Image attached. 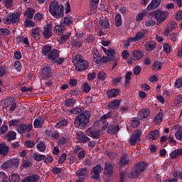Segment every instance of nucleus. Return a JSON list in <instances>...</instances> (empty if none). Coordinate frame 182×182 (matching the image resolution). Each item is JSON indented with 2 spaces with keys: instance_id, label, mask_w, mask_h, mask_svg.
Listing matches in <instances>:
<instances>
[{
  "instance_id": "4",
  "label": "nucleus",
  "mask_w": 182,
  "mask_h": 182,
  "mask_svg": "<svg viewBox=\"0 0 182 182\" xmlns=\"http://www.w3.org/2000/svg\"><path fill=\"white\" fill-rule=\"evenodd\" d=\"M168 16V11H163L160 10L154 11L149 14V16H151L152 19H156L157 25L163 23Z\"/></svg>"
},
{
  "instance_id": "36",
  "label": "nucleus",
  "mask_w": 182,
  "mask_h": 182,
  "mask_svg": "<svg viewBox=\"0 0 182 182\" xmlns=\"http://www.w3.org/2000/svg\"><path fill=\"white\" fill-rule=\"evenodd\" d=\"M31 157L34 159L36 161H42V160H45V159H46V155L38 154L36 153H33Z\"/></svg>"
},
{
  "instance_id": "43",
  "label": "nucleus",
  "mask_w": 182,
  "mask_h": 182,
  "mask_svg": "<svg viewBox=\"0 0 182 182\" xmlns=\"http://www.w3.org/2000/svg\"><path fill=\"white\" fill-rule=\"evenodd\" d=\"M65 30V26L63 25L55 26L54 27V32L58 35H62L63 33V31Z\"/></svg>"
},
{
  "instance_id": "59",
  "label": "nucleus",
  "mask_w": 182,
  "mask_h": 182,
  "mask_svg": "<svg viewBox=\"0 0 182 182\" xmlns=\"http://www.w3.org/2000/svg\"><path fill=\"white\" fill-rule=\"evenodd\" d=\"M63 126H68V120H61L55 124V127L57 129H60V127H63Z\"/></svg>"
},
{
  "instance_id": "62",
  "label": "nucleus",
  "mask_w": 182,
  "mask_h": 182,
  "mask_svg": "<svg viewBox=\"0 0 182 182\" xmlns=\"http://www.w3.org/2000/svg\"><path fill=\"white\" fill-rule=\"evenodd\" d=\"M182 102V95H178L175 97L174 100V106H178Z\"/></svg>"
},
{
  "instance_id": "60",
  "label": "nucleus",
  "mask_w": 182,
  "mask_h": 182,
  "mask_svg": "<svg viewBox=\"0 0 182 182\" xmlns=\"http://www.w3.org/2000/svg\"><path fill=\"white\" fill-rule=\"evenodd\" d=\"M175 137L177 140L182 141V129L179 128L178 131L175 133Z\"/></svg>"
},
{
  "instance_id": "3",
  "label": "nucleus",
  "mask_w": 182,
  "mask_h": 182,
  "mask_svg": "<svg viewBox=\"0 0 182 182\" xmlns=\"http://www.w3.org/2000/svg\"><path fill=\"white\" fill-rule=\"evenodd\" d=\"M149 164L144 161H141L134 165V169L127 175L128 178H136L139 177L144 170L147 168Z\"/></svg>"
},
{
  "instance_id": "35",
  "label": "nucleus",
  "mask_w": 182,
  "mask_h": 182,
  "mask_svg": "<svg viewBox=\"0 0 182 182\" xmlns=\"http://www.w3.org/2000/svg\"><path fill=\"white\" fill-rule=\"evenodd\" d=\"M99 24L100 25L101 28H102V29H107L109 26H110L109 20L107 19H100L99 21Z\"/></svg>"
},
{
  "instance_id": "53",
  "label": "nucleus",
  "mask_w": 182,
  "mask_h": 182,
  "mask_svg": "<svg viewBox=\"0 0 182 182\" xmlns=\"http://www.w3.org/2000/svg\"><path fill=\"white\" fill-rule=\"evenodd\" d=\"M28 177L30 182H38L40 178V176L38 174L30 175Z\"/></svg>"
},
{
  "instance_id": "49",
  "label": "nucleus",
  "mask_w": 182,
  "mask_h": 182,
  "mask_svg": "<svg viewBox=\"0 0 182 182\" xmlns=\"http://www.w3.org/2000/svg\"><path fill=\"white\" fill-rule=\"evenodd\" d=\"M132 75H133L132 72H128L125 75V86L130 85V80H132Z\"/></svg>"
},
{
  "instance_id": "15",
  "label": "nucleus",
  "mask_w": 182,
  "mask_h": 182,
  "mask_svg": "<svg viewBox=\"0 0 182 182\" xmlns=\"http://www.w3.org/2000/svg\"><path fill=\"white\" fill-rule=\"evenodd\" d=\"M112 118V113L111 112H108L106 114H104L102 117H101L100 118V122H102L103 123V126L102 127V131L106 130V129H107V126H109V123L107 122V119H110Z\"/></svg>"
},
{
  "instance_id": "13",
  "label": "nucleus",
  "mask_w": 182,
  "mask_h": 182,
  "mask_svg": "<svg viewBox=\"0 0 182 182\" xmlns=\"http://www.w3.org/2000/svg\"><path fill=\"white\" fill-rule=\"evenodd\" d=\"M130 163V158L127 153L123 154L118 162L119 168H124Z\"/></svg>"
},
{
  "instance_id": "41",
  "label": "nucleus",
  "mask_w": 182,
  "mask_h": 182,
  "mask_svg": "<svg viewBox=\"0 0 182 182\" xmlns=\"http://www.w3.org/2000/svg\"><path fill=\"white\" fill-rule=\"evenodd\" d=\"M36 148L41 153H45L46 151V145H45V142L41 141L37 145Z\"/></svg>"
},
{
  "instance_id": "26",
  "label": "nucleus",
  "mask_w": 182,
  "mask_h": 182,
  "mask_svg": "<svg viewBox=\"0 0 182 182\" xmlns=\"http://www.w3.org/2000/svg\"><path fill=\"white\" fill-rule=\"evenodd\" d=\"M120 95V90L119 89H112L107 92V96L109 99L112 97H117Z\"/></svg>"
},
{
  "instance_id": "1",
  "label": "nucleus",
  "mask_w": 182,
  "mask_h": 182,
  "mask_svg": "<svg viewBox=\"0 0 182 182\" xmlns=\"http://www.w3.org/2000/svg\"><path fill=\"white\" fill-rule=\"evenodd\" d=\"M90 117L92 113L89 110H85L81 112L75 117L74 124L77 129H83L89 123H90Z\"/></svg>"
},
{
  "instance_id": "9",
  "label": "nucleus",
  "mask_w": 182,
  "mask_h": 182,
  "mask_svg": "<svg viewBox=\"0 0 182 182\" xmlns=\"http://www.w3.org/2000/svg\"><path fill=\"white\" fill-rule=\"evenodd\" d=\"M87 134L92 139H100V134H102V132L100 129H97L95 127H91L87 129Z\"/></svg>"
},
{
  "instance_id": "25",
  "label": "nucleus",
  "mask_w": 182,
  "mask_h": 182,
  "mask_svg": "<svg viewBox=\"0 0 182 182\" xmlns=\"http://www.w3.org/2000/svg\"><path fill=\"white\" fill-rule=\"evenodd\" d=\"M144 56L143 51L139 50H135L132 52V60H140Z\"/></svg>"
},
{
  "instance_id": "64",
  "label": "nucleus",
  "mask_w": 182,
  "mask_h": 182,
  "mask_svg": "<svg viewBox=\"0 0 182 182\" xmlns=\"http://www.w3.org/2000/svg\"><path fill=\"white\" fill-rule=\"evenodd\" d=\"M144 36V33L138 32L134 37V41H140Z\"/></svg>"
},
{
  "instance_id": "63",
  "label": "nucleus",
  "mask_w": 182,
  "mask_h": 182,
  "mask_svg": "<svg viewBox=\"0 0 182 182\" xmlns=\"http://www.w3.org/2000/svg\"><path fill=\"white\" fill-rule=\"evenodd\" d=\"M119 178L121 182H124V178H126V171L125 170H121L119 171Z\"/></svg>"
},
{
  "instance_id": "17",
  "label": "nucleus",
  "mask_w": 182,
  "mask_h": 182,
  "mask_svg": "<svg viewBox=\"0 0 182 182\" xmlns=\"http://www.w3.org/2000/svg\"><path fill=\"white\" fill-rule=\"evenodd\" d=\"M59 58V50L53 49L48 55V59L51 62H55L56 59Z\"/></svg>"
},
{
  "instance_id": "54",
  "label": "nucleus",
  "mask_w": 182,
  "mask_h": 182,
  "mask_svg": "<svg viewBox=\"0 0 182 182\" xmlns=\"http://www.w3.org/2000/svg\"><path fill=\"white\" fill-rule=\"evenodd\" d=\"M178 36H180L178 33H171L169 35V39L171 41V42H176V41L178 39Z\"/></svg>"
},
{
  "instance_id": "23",
  "label": "nucleus",
  "mask_w": 182,
  "mask_h": 182,
  "mask_svg": "<svg viewBox=\"0 0 182 182\" xmlns=\"http://www.w3.org/2000/svg\"><path fill=\"white\" fill-rule=\"evenodd\" d=\"M119 130H120V127L119 125L113 126L112 124H109L107 129V132L109 134H111L112 136H114V134H117Z\"/></svg>"
},
{
  "instance_id": "19",
  "label": "nucleus",
  "mask_w": 182,
  "mask_h": 182,
  "mask_svg": "<svg viewBox=\"0 0 182 182\" xmlns=\"http://www.w3.org/2000/svg\"><path fill=\"white\" fill-rule=\"evenodd\" d=\"M89 68V61L84 60L82 63H80V65L75 67L77 72H83Z\"/></svg>"
},
{
  "instance_id": "57",
  "label": "nucleus",
  "mask_w": 182,
  "mask_h": 182,
  "mask_svg": "<svg viewBox=\"0 0 182 182\" xmlns=\"http://www.w3.org/2000/svg\"><path fill=\"white\" fill-rule=\"evenodd\" d=\"M106 77H107V74L103 71H100L97 75L98 80H105Z\"/></svg>"
},
{
  "instance_id": "61",
  "label": "nucleus",
  "mask_w": 182,
  "mask_h": 182,
  "mask_svg": "<svg viewBox=\"0 0 182 182\" xmlns=\"http://www.w3.org/2000/svg\"><path fill=\"white\" fill-rule=\"evenodd\" d=\"M140 125V119L137 118H134L131 122V126L132 127H137V126Z\"/></svg>"
},
{
  "instance_id": "2",
  "label": "nucleus",
  "mask_w": 182,
  "mask_h": 182,
  "mask_svg": "<svg viewBox=\"0 0 182 182\" xmlns=\"http://www.w3.org/2000/svg\"><path fill=\"white\" fill-rule=\"evenodd\" d=\"M49 12L54 18L59 19L63 18V14L65 9L63 6L59 5V3L57 1H52L49 5Z\"/></svg>"
},
{
  "instance_id": "44",
  "label": "nucleus",
  "mask_w": 182,
  "mask_h": 182,
  "mask_svg": "<svg viewBox=\"0 0 182 182\" xmlns=\"http://www.w3.org/2000/svg\"><path fill=\"white\" fill-rule=\"evenodd\" d=\"M9 180L10 182H19L21 181V176L19 174L13 173L9 178Z\"/></svg>"
},
{
  "instance_id": "58",
  "label": "nucleus",
  "mask_w": 182,
  "mask_h": 182,
  "mask_svg": "<svg viewBox=\"0 0 182 182\" xmlns=\"http://www.w3.org/2000/svg\"><path fill=\"white\" fill-rule=\"evenodd\" d=\"M100 0H90V3L91 4V10L95 11L97 6L99 5Z\"/></svg>"
},
{
  "instance_id": "20",
  "label": "nucleus",
  "mask_w": 182,
  "mask_h": 182,
  "mask_svg": "<svg viewBox=\"0 0 182 182\" xmlns=\"http://www.w3.org/2000/svg\"><path fill=\"white\" fill-rule=\"evenodd\" d=\"M83 61H85V58H83V55L80 54H77L73 58V63L75 68L77 66H80V63H82Z\"/></svg>"
},
{
  "instance_id": "5",
  "label": "nucleus",
  "mask_w": 182,
  "mask_h": 182,
  "mask_svg": "<svg viewBox=\"0 0 182 182\" xmlns=\"http://www.w3.org/2000/svg\"><path fill=\"white\" fill-rule=\"evenodd\" d=\"M12 167H14L15 168L19 167V159H18V158L11 159L1 165V168L3 170H6Z\"/></svg>"
},
{
  "instance_id": "24",
  "label": "nucleus",
  "mask_w": 182,
  "mask_h": 182,
  "mask_svg": "<svg viewBox=\"0 0 182 182\" xmlns=\"http://www.w3.org/2000/svg\"><path fill=\"white\" fill-rule=\"evenodd\" d=\"M8 153H9V146H6L5 143L0 144V154L6 157Z\"/></svg>"
},
{
  "instance_id": "31",
  "label": "nucleus",
  "mask_w": 182,
  "mask_h": 182,
  "mask_svg": "<svg viewBox=\"0 0 182 182\" xmlns=\"http://www.w3.org/2000/svg\"><path fill=\"white\" fill-rule=\"evenodd\" d=\"M31 36L33 37L35 41H39L41 39V32L39 28H36L33 29Z\"/></svg>"
},
{
  "instance_id": "42",
  "label": "nucleus",
  "mask_w": 182,
  "mask_h": 182,
  "mask_svg": "<svg viewBox=\"0 0 182 182\" xmlns=\"http://www.w3.org/2000/svg\"><path fill=\"white\" fill-rule=\"evenodd\" d=\"M92 54H93L94 60L96 65H99V63H100V58H101L100 54H99V50H94Z\"/></svg>"
},
{
  "instance_id": "6",
  "label": "nucleus",
  "mask_w": 182,
  "mask_h": 182,
  "mask_svg": "<svg viewBox=\"0 0 182 182\" xmlns=\"http://www.w3.org/2000/svg\"><path fill=\"white\" fill-rule=\"evenodd\" d=\"M3 21L6 25H9V23H16V22H19V15L10 13L4 17Z\"/></svg>"
},
{
  "instance_id": "37",
  "label": "nucleus",
  "mask_w": 182,
  "mask_h": 182,
  "mask_svg": "<svg viewBox=\"0 0 182 182\" xmlns=\"http://www.w3.org/2000/svg\"><path fill=\"white\" fill-rule=\"evenodd\" d=\"M50 52H52V47L49 46H43V49L41 50L42 55L43 56H46L48 55H49V53H50Z\"/></svg>"
},
{
  "instance_id": "18",
  "label": "nucleus",
  "mask_w": 182,
  "mask_h": 182,
  "mask_svg": "<svg viewBox=\"0 0 182 182\" xmlns=\"http://www.w3.org/2000/svg\"><path fill=\"white\" fill-rule=\"evenodd\" d=\"M77 177H79L80 180H85L86 177H87V170L86 168H82L77 171L75 173Z\"/></svg>"
},
{
  "instance_id": "12",
  "label": "nucleus",
  "mask_w": 182,
  "mask_h": 182,
  "mask_svg": "<svg viewBox=\"0 0 182 182\" xmlns=\"http://www.w3.org/2000/svg\"><path fill=\"white\" fill-rule=\"evenodd\" d=\"M52 68L45 66L41 69V76L42 79H50L53 76Z\"/></svg>"
},
{
  "instance_id": "34",
  "label": "nucleus",
  "mask_w": 182,
  "mask_h": 182,
  "mask_svg": "<svg viewBox=\"0 0 182 182\" xmlns=\"http://www.w3.org/2000/svg\"><path fill=\"white\" fill-rule=\"evenodd\" d=\"M64 102L66 107H73L76 103V100H75L73 98H68L65 100Z\"/></svg>"
},
{
  "instance_id": "50",
  "label": "nucleus",
  "mask_w": 182,
  "mask_h": 182,
  "mask_svg": "<svg viewBox=\"0 0 182 182\" xmlns=\"http://www.w3.org/2000/svg\"><path fill=\"white\" fill-rule=\"evenodd\" d=\"M83 109L82 107H75L70 109V114H79V113H82Z\"/></svg>"
},
{
  "instance_id": "51",
  "label": "nucleus",
  "mask_w": 182,
  "mask_h": 182,
  "mask_svg": "<svg viewBox=\"0 0 182 182\" xmlns=\"http://www.w3.org/2000/svg\"><path fill=\"white\" fill-rule=\"evenodd\" d=\"M163 68V63L161 62L156 61L153 64L154 70H160Z\"/></svg>"
},
{
  "instance_id": "46",
  "label": "nucleus",
  "mask_w": 182,
  "mask_h": 182,
  "mask_svg": "<svg viewBox=\"0 0 182 182\" xmlns=\"http://www.w3.org/2000/svg\"><path fill=\"white\" fill-rule=\"evenodd\" d=\"M71 45L73 48H82L83 46V41H77V40H73L71 43Z\"/></svg>"
},
{
  "instance_id": "39",
  "label": "nucleus",
  "mask_w": 182,
  "mask_h": 182,
  "mask_svg": "<svg viewBox=\"0 0 182 182\" xmlns=\"http://www.w3.org/2000/svg\"><path fill=\"white\" fill-rule=\"evenodd\" d=\"M182 154V149H178L177 150H175L171 154H170V157L172 159H177V157L181 156Z\"/></svg>"
},
{
  "instance_id": "45",
  "label": "nucleus",
  "mask_w": 182,
  "mask_h": 182,
  "mask_svg": "<svg viewBox=\"0 0 182 182\" xmlns=\"http://www.w3.org/2000/svg\"><path fill=\"white\" fill-rule=\"evenodd\" d=\"M60 23L63 26H70V25H72V20L68 17H65L61 19Z\"/></svg>"
},
{
  "instance_id": "28",
  "label": "nucleus",
  "mask_w": 182,
  "mask_h": 182,
  "mask_svg": "<svg viewBox=\"0 0 182 182\" xmlns=\"http://www.w3.org/2000/svg\"><path fill=\"white\" fill-rule=\"evenodd\" d=\"M4 137L7 141H12V140H15V139H16V132L13 131L8 132Z\"/></svg>"
},
{
  "instance_id": "56",
  "label": "nucleus",
  "mask_w": 182,
  "mask_h": 182,
  "mask_svg": "<svg viewBox=\"0 0 182 182\" xmlns=\"http://www.w3.org/2000/svg\"><path fill=\"white\" fill-rule=\"evenodd\" d=\"M140 114L142 119H146V117H149L150 111L147 109H144L141 111Z\"/></svg>"
},
{
  "instance_id": "8",
  "label": "nucleus",
  "mask_w": 182,
  "mask_h": 182,
  "mask_svg": "<svg viewBox=\"0 0 182 182\" xmlns=\"http://www.w3.org/2000/svg\"><path fill=\"white\" fill-rule=\"evenodd\" d=\"M114 166L115 164L113 162H107L105 164L104 175L106 176V177H112V176H113L114 173L113 171Z\"/></svg>"
},
{
  "instance_id": "40",
  "label": "nucleus",
  "mask_w": 182,
  "mask_h": 182,
  "mask_svg": "<svg viewBox=\"0 0 182 182\" xmlns=\"http://www.w3.org/2000/svg\"><path fill=\"white\" fill-rule=\"evenodd\" d=\"M35 14V9L28 8L27 11H25L24 15H26L27 19H32Z\"/></svg>"
},
{
  "instance_id": "33",
  "label": "nucleus",
  "mask_w": 182,
  "mask_h": 182,
  "mask_svg": "<svg viewBox=\"0 0 182 182\" xmlns=\"http://www.w3.org/2000/svg\"><path fill=\"white\" fill-rule=\"evenodd\" d=\"M107 56L108 57H102L100 58V62H102V63H107V62L115 60L116 59V56H114V55Z\"/></svg>"
},
{
  "instance_id": "11",
  "label": "nucleus",
  "mask_w": 182,
  "mask_h": 182,
  "mask_svg": "<svg viewBox=\"0 0 182 182\" xmlns=\"http://www.w3.org/2000/svg\"><path fill=\"white\" fill-rule=\"evenodd\" d=\"M32 129H33V126L32 124H21L17 128V132L20 134H24V133H31L32 132Z\"/></svg>"
},
{
  "instance_id": "52",
  "label": "nucleus",
  "mask_w": 182,
  "mask_h": 182,
  "mask_svg": "<svg viewBox=\"0 0 182 182\" xmlns=\"http://www.w3.org/2000/svg\"><path fill=\"white\" fill-rule=\"evenodd\" d=\"M102 50H104L105 53L107 56H112V55H114V53H116V50H114V49L107 50L106 48H105V47H102Z\"/></svg>"
},
{
  "instance_id": "47",
  "label": "nucleus",
  "mask_w": 182,
  "mask_h": 182,
  "mask_svg": "<svg viewBox=\"0 0 182 182\" xmlns=\"http://www.w3.org/2000/svg\"><path fill=\"white\" fill-rule=\"evenodd\" d=\"M156 124H160L163 122V112H159L154 119Z\"/></svg>"
},
{
  "instance_id": "22",
  "label": "nucleus",
  "mask_w": 182,
  "mask_h": 182,
  "mask_svg": "<svg viewBox=\"0 0 182 182\" xmlns=\"http://www.w3.org/2000/svg\"><path fill=\"white\" fill-rule=\"evenodd\" d=\"M76 136L77 140H79V141L81 143H87V141H90V138L86 136L83 132H77Z\"/></svg>"
},
{
  "instance_id": "16",
  "label": "nucleus",
  "mask_w": 182,
  "mask_h": 182,
  "mask_svg": "<svg viewBox=\"0 0 182 182\" xmlns=\"http://www.w3.org/2000/svg\"><path fill=\"white\" fill-rule=\"evenodd\" d=\"M52 25L50 24H48L46 27H44L43 35L45 39H49V38H52Z\"/></svg>"
},
{
  "instance_id": "7",
  "label": "nucleus",
  "mask_w": 182,
  "mask_h": 182,
  "mask_svg": "<svg viewBox=\"0 0 182 182\" xmlns=\"http://www.w3.org/2000/svg\"><path fill=\"white\" fill-rule=\"evenodd\" d=\"M141 137V130L137 129L130 136L129 141L131 146H136L138 141H140Z\"/></svg>"
},
{
  "instance_id": "29",
  "label": "nucleus",
  "mask_w": 182,
  "mask_h": 182,
  "mask_svg": "<svg viewBox=\"0 0 182 182\" xmlns=\"http://www.w3.org/2000/svg\"><path fill=\"white\" fill-rule=\"evenodd\" d=\"M43 118L39 117L38 118L36 119L33 122V126L35 129H41L42 126H43Z\"/></svg>"
},
{
  "instance_id": "30",
  "label": "nucleus",
  "mask_w": 182,
  "mask_h": 182,
  "mask_svg": "<svg viewBox=\"0 0 182 182\" xmlns=\"http://www.w3.org/2000/svg\"><path fill=\"white\" fill-rule=\"evenodd\" d=\"M159 136H160V131L159 129H155L151 131L149 134H148V137L152 140H157Z\"/></svg>"
},
{
  "instance_id": "38",
  "label": "nucleus",
  "mask_w": 182,
  "mask_h": 182,
  "mask_svg": "<svg viewBox=\"0 0 182 182\" xmlns=\"http://www.w3.org/2000/svg\"><path fill=\"white\" fill-rule=\"evenodd\" d=\"M70 35H72L71 33H67L66 34L61 35L60 38V43H65V42H68V41H69V38H70Z\"/></svg>"
},
{
  "instance_id": "55",
  "label": "nucleus",
  "mask_w": 182,
  "mask_h": 182,
  "mask_svg": "<svg viewBox=\"0 0 182 182\" xmlns=\"http://www.w3.org/2000/svg\"><path fill=\"white\" fill-rule=\"evenodd\" d=\"M146 48H148V50H153L156 48V42L149 41L146 43Z\"/></svg>"
},
{
  "instance_id": "32",
  "label": "nucleus",
  "mask_w": 182,
  "mask_h": 182,
  "mask_svg": "<svg viewBox=\"0 0 182 182\" xmlns=\"http://www.w3.org/2000/svg\"><path fill=\"white\" fill-rule=\"evenodd\" d=\"M114 21L115 26H117V28H120V26L123 25V21H122V16L120 15V14H116Z\"/></svg>"
},
{
  "instance_id": "21",
  "label": "nucleus",
  "mask_w": 182,
  "mask_h": 182,
  "mask_svg": "<svg viewBox=\"0 0 182 182\" xmlns=\"http://www.w3.org/2000/svg\"><path fill=\"white\" fill-rule=\"evenodd\" d=\"M160 4H161V0H151V4L147 6L148 11H154V9H157V8L160 6Z\"/></svg>"
},
{
  "instance_id": "48",
  "label": "nucleus",
  "mask_w": 182,
  "mask_h": 182,
  "mask_svg": "<svg viewBox=\"0 0 182 182\" xmlns=\"http://www.w3.org/2000/svg\"><path fill=\"white\" fill-rule=\"evenodd\" d=\"M31 166H32V163H31V160L28 159H23L21 167H23V168H28V167H31Z\"/></svg>"
},
{
  "instance_id": "10",
  "label": "nucleus",
  "mask_w": 182,
  "mask_h": 182,
  "mask_svg": "<svg viewBox=\"0 0 182 182\" xmlns=\"http://www.w3.org/2000/svg\"><path fill=\"white\" fill-rule=\"evenodd\" d=\"M103 171V168H102V165L98 164L92 168L91 171V178L93 180H99L100 178V173Z\"/></svg>"
},
{
  "instance_id": "14",
  "label": "nucleus",
  "mask_w": 182,
  "mask_h": 182,
  "mask_svg": "<svg viewBox=\"0 0 182 182\" xmlns=\"http://www.w3.org/2000/svg\"><path fill=\"white\" fill-rule=\"evenodd\" d=\"M4 105L6 106V107H9V106H11L10 107L11 112H14V110L16 109V103L15 102V98L14 97H9L5 99Z\"/></svg>"
},
{
  "instance_id": "27",
  "label": "nucleus",
  "mask_w": 182,
  "mask_h": 182,
  "mask_svg": "<svg viewBox=\"0 0 182 182\" xmlns=\"http://www.w3.org/2000/svg\"><path fill=\"white\" fill-rule=\"evenodd\" d=\"M120 100H115L108 104L109 109H112V110H117L120 107Z\"/></svg>"
}]
</instances>
